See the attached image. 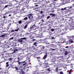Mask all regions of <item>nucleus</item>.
<instances>
[{
  "mask_svg": "<svg viewBox=\"0 0 74 74\" xmlns=\"http://www.w3.org/2000/svg\"><path fill=\"white\" fill-rule=\"evenodd\" d=\"M12 31V32H14V31Z\"/></svg>",
  "mask_w": 74,
  "mask_h": 74,
  "instance_id": "nucleus-62",
  "label": "nucleus"
},
{
  "mask_svg": "<svg viewBox=\"0 0 74 74\" xmlns=\"http://www.w3.org/2000/svg\"><path fill=\"white\" fill-rule=\"evenodd\" d=\"M8 12H6L5 14V15H6V14H8Z\"/></svg>",
  "mask_w": 74,
  "mask_h": 74,
  "instance_id": "nucleus-43",
  "label": "nucleus"
},
{
  "mask_svg": "<svg viewBox=\"0 0 74 74\" xmlns=\"http://www.w3.org/2000/svg\"><path fill=\"white\" fill-rule=\"evenodd\" d=\"M58 4L57 3H55V4H54V5H58Z\"/></svg>",
  "mask_w": 74,
  "mask_h": 74,
  "instance_id": "nucleus-22",
  "label": "nucleus"
},
{
  "mask_svg": "<svg viewBox=\"0 0 74 74\" xmlns=\"http://www.w3.org/2000/svg\"><path fill=\"white\" fill-rule=\"evenodd\" d=\"M7 7H8V5H6L5 6V8H6Z\"/></svg>",
  "mask_w": 74,
  "mask_h": 74,
  "instance_id": "nucleus-33",
  "label": "nucleus"
},
{
  "mask_svg": "<svg viewBox=\"0 0 74 74\" xmlns=\"http://www.w3.org/2000/svg\"><path fill=\"white\" fill-rule=\"evenodd\" d=\"M66 48H69L68 46H66L65 47Z\"/></svg>",
  "mask_w": 74,
  "mask_h": 74,
  "instance_id": "nucleus-39",
  "label": "nucleus"
},
{
  "mask_svg": "<svg viewBox=\"0 0 74 74\" xmlns=\"http://www.w3.org/2000/svg\"><path fill=\"white\" fill-rule=\"evenodd\" d=\"M21 64L22 66H20L19 68L20 69H24L26 67V62L25 61L22 62Z\"/></svg>",
  "mask_w": 74,
  "mask_h": 74,
  "instance_id": "nucleus-1",
  "label": "nucleus"
},
{
  "mask_svg": "<svg viewBox=\"0 0 74 74\" xmlns=\"http://www.w3.org/2000/svg\"><path fill=\"white\" fill-rule=\"evenodd\" d=\"M73 41L71 39H70L69 40V41H68V42L67 43V44H70V42H71V43H72V42H73Z\"/></svg>",
  "mask_w": 74,
  "mask_h": 74,
  "instance_id": "nucleus-5",
  "label": "nucleus"
},
{
  "mask_svg": "<svg viewBox=\"0 0 74 74\" xmlns=\"http://www.w3.org/2000/svg\"><path fill=\"white\" fill-rule=\"evenodd\" d=\"M18 51V50L17 49H16L15 50H14V51H13V53H16V51Z\"/></svg>",
  "mask_w": 74,
  "mask_h": 74,
  "instance_id": "nucleus-9",
  "label": "nucleus"
},
{
  "mask_svg": "<svg viewBox=\"0 0 74 74\" xmlns=\"http://www.w3.org/2000/svg\"><path fill=\"white\" fill-rule=\"evenodd\" d=\"M39 37H40V38H42V36H40Z\"/></svg>",
  "mask_w": 74,
  "mask_h": 74,
  "instance_id": "nucleus-42",
  "label": "nucleus"
},
{
  "mask_svg": "<svg viewBox=\"0 0 74 74\" xmlns=\"http://www.w3.org/2000/svg\"><path fill=\"white\" fill-rule=\"evenodd\" d=\"M32 40L33 41H35L36 40V39H33Z\"/></svg>",
  "mask_w": 74,
  "mask_h": 74,
  "instance_id": "nucleus-50",
  "label": "nucleus"
},
{
  "mask_svg": "<svg viewBox=\"0 0 74 74\" xmlns=\"http://www.w3.org/2000/svg\"><path fill=\"white\" fill-rule=\"evenodd\" d=\"M50 18V16H48V17H47V19H49Z\"/></svg>",
  "mask_w": 74,
  "mask_h": 74,
  "instance_id": "nucleus-35",
  "label": "nucleus"
},
{
  "mask_svg": "<svg viewBox=\"0 0 74 74\" xmlns=\"http://www.w3.org/2000/svg\"><path fill=\"white\" fill-rule=\"evenodd\" d=\"M72 7H70V8H72Z\"/></svg>",
  "mask_w": 74,
  "mask_h": 74,
  "instance_id": "nucleus-54",
  "label": "nucleus"
},
{
  "mask_svg": "<svg viewBox=\"0 0 74 74\" xmlns=\"http://www.w3.org/2000/svg\"><path fill=\"white\" fill-rule=\"evenodd\" d=\"M61 10H62V11H64V8H62L61 9Z\"/></svg>",
  "mask_w": 74,
  "mask_h": 74,
  "instance_id": "nucleus-36",
  "label": "nucleus"
},
{
  "mask_svg": "<svg viewBox=\"0 0 74 74\" xmlns=\"http://www.w3.org/2000/svg\"><path fill=\"white\" fill-rule=\"evenodd\" d=\"M51 43H53V42H51Z\"/></svg>",
  "mask_w": 74,
  "mask_h": 74,
  "instance_id": "nucleus-60",
  "label": "nucleus"
},
{
  "mask_svg": "<svg viewBox=\"0 0 74 74\" xmlns=\"http://www.w3.org/2000/svg\"><path fill=\"white\" fill-rule=\"evenodd\" d=\"M21 40H26V38H21Z\"/></svg>",
  "mask_w": 74,
  "mask_h": 74,
  "instance_id": "nucleus-16",
  "label": "nucleus"
},
{
  "mask_svg": "<svg viewBox=\"0 0 74 74\" xmlns=\"http://www.w3.org/2000/svg\"><path fill=\"white\" fill-rule=\"evenodd\" d=\"M47 71H50V70H49V69H48L47 70Z\"/></svg>",
  "mask_w": 74,
  "mask_h": 74,
  "instance_id": "nucleus-48",
  "label": "nucleus"
},
{
  "mask_svg": "<svg viewBox=\"0 0 74 74\" xmlns=\"http://www.w3.org/2000/svg\"><path fill=\"white\" fill-rule=\"evenodd\" d=\"M67 8V7L66 8H64V10H66V8Z\"/></svg>",
  "mask_w": 74,
  "mask_h": 74,
  "instance_id": "nucleus-37",
  "label": "nucleus"
},
{
  "mask_svg": "<svg viewBox=\"0 0 74 74\" xmlns=\"http://www.w3.org/2000/svg\"><path fill=\"white\" fill-rule=\"evenodd\" d=\"M18 42H23V40H21V39H19L18 40Z\"/></svg>",
  "mask_w": 74,
  "mask_h": 74,
  "instance_id": "nucleus-6",
  "label": "nucleus"
},
{
  "mask_svg": "<svg viewBox=\"0 0 74 74\" xmlns=\"http://www.w3.org/2000/svg\"><path fill=\"white\" fill-rule=\"evenodd\" d=\"M35 27L36 28L37 27H36V25H35V24H34V25L32 27Z\"/></svg>",
  "mask_w": 74,
  "mask_h": 74,
  "instance_id": "nucleus-18",
  "label": "nucleus"
},
{
  "mask_svg": "<svg viewBox=\"0 0 74 74\" xmlns=\"http://www.w3.org/2000/svg\"><path fill=\"white\" fill-rule=\"evenodd\" d=\"M11 16V14H10V15H9V16Z\"/></svg>",
  "mask_w": 74,
  "mask_h": 74,
  "instance_id": "nucleus-49",
  "label": "nucleus"
},
{
  "mask_svg": "<svg viewBox=\"0 0 74 74\" xmlns=\"http://www.w3.org/2000/svg\"><path fill=\"white\" fill-rule=\"evenodd\" d=\"M5 36V35L4 34L3 35H2L1 36H0V37H3V38H4V36Z\"/></svg>",
  "mask_w": 74,
  "mask_h": 74,
  "instance_id": "nucleus-10",
  "label": "nucleus"
},
{
  "mask_svg": "<svg viewBox=\"0 0 74 74\" xmlns=\"http://www.w3.org/2000/svg\"><path fill=\"white\" fill-rule=\"evenodd\" d=\"M47 55H45V56L43 57L44 59H45V58H47Z\"/></svg>",
  "mask_w": 74,
  "mask_h": 74,
  "instance_id": "nucleus-14",
  "label": "nucleus"
},
{
  "mask_svg": "<svg viewBox=\"0 0 74 74\" xmlns=\"http://www.w3.org/2000/svg\"><path fill=\"white\" fill-rule=\"evenodd\" d=\"M18 23H19V24H21V23H22V21H20L18 22Z\"/></svg>",
  "mask_w": 74,
  "mask_h": 74,
  "instance_id": "nucleus-17",
  "label": "nucleus"
},
{
  "mask_svg": "<svg viewBox=\"0 0 74 74\" xmlns=\"http://www.w3.org/2000/svg\"><path fill=\"white\" fill-rule=\"evenodd\" d=\"M45 47H47V48H48V46H45V47H42V49H45Z\"/></svg>",
  "mask_w": 74,
  "mask_h": 74,
  "instance_id": "nucleus-13",
  "label": "nucleus"
},
{
  "mask_svg": "<svg viewBox=\"0 0 74 74\" xmlns=\"http://www.w3.org/2000/svg\"><path fill=\"white\" fill-rule=\"evenodd\" d=\"M3 18L5 19V16H3Z\"/></svg>",
  "mask_w": 74,
  "mask_h": 74,
  "instance_id": "nucleus-45",
  "label": "nucleus"
},
{
  "mask_svg": "<svg viewBox=\"0 0 74 74\" xmlns=\"http://www.w3.org/2000/svg\"><path fill=\"white\" fill-rule=\"evenodd\" d=\"M48 63H45V65L46 66V65H48Z\"/></svg>",
  "mask_w": 74,
  "mask_h": 74,
  "instance_id": "nucleus-30",
  "label": "nucleus"
},
{
  "mask_svg": "<svg viewBox=\"0 0 74 74\" xmlns=\"http://www.w3.org/2000/svg\"><path fill=\"white\" fill-rule=\"evenodd\" d=\"M10 54H14V53H11Z\"/></svg>",
  "mask_w": 74,
  "mask_h": 74,
  "instance_id": "nucleus-55",
  "label": "nucleus"
},
{
  "mask_svg": "<svg viewBox=\"0 0 74 74\" xmlns=\"http://www.w3.org/2000/svg\"><path fill=\"white\" fill-rule=\"evenodd\" d=\"M18 30H19V29H16L15 30V31H16V32H18Z\"/></svg>",
  "mask_w": 74,
  "mask_h": 74,
  "instance_id": "nucleus-26",
  "label": "nucleus"
},
{
  "mask_svg": "<svg viewBox=\"0 0 74 74\" xmlns=\"http://www.w3.org/2000/svg\"><path fill=\"white\" fill-rule=\"evenodd\" d=\"M69 59V58H67V59Z\"/></svg>",
  "mask_w": 74,
  "mask_h": 74,
  "instance_id": "nucleus-59",
  "label": "nucleus"
},
{
  "mask_svg": "<svg viewBox=\"0 0 74 74\" xmlns=\"http://www.w3.org/2000/svg\"><path fill=\"white\" fill-rule=\"evenodd\" d=\"M70 37H71L70 36H69L68 38L69 39V38H70Z\"/></svg>",
  "mask_w": 74,
  "mask_h": 74,
  "instance_id": "nucleus-47",
  "label": "nucleus"
},
{
  "mask_svg": "<svg viewBox=\"0 0 74 74\" xmlns=\"http://www.w3.org/2000/svg\"><path fill=\"white\" fill-rule=\"evenodd\" d=\"M1 44V42H0V44Z\"/></svg>",
  "mask_w": 74,
  "mask_h": 74,
  "instance_id": "nucleus-61",
  "label": "nucleus"
},
{
  "mask_svg": "<svg viewBox=\"0 0 74 74\" xmlns=\"http://www.w3.org/2000/svg\"><path fill=\"white\" fill-rule=\"evenodd\" d=\"M55 1H56V0H55Z\"/></svg>",
  "mask_w": 74,
  "mask_h": 74,
  "instance_id": "nucleus-63",
  "label": "nucleus"
},
{
  "mask_svg": "<svg viewBox=\"0 0 74 74\" xmlns=\"http://www.w3.org/2000/svg\"><path fill=\"white\" fill-rule=\"evenodd\" d=\"M53 14H50V15H51V16Z\"/></svg>",
  "mask_w": 74,
  "mask_h": 74,
  "instance_id": "nucleus-44",
  "label": "nucleus"
},
{
  "mask_svg": "<svg viewBox=\"0 0 74 74\" xmlns=\"http://www.w3.org/2000/svg\"><path fill=\"white\" fill-rule=\"evenodd\" d=\"M14 39V37H12L10 38V40H13Z\"/></svg>",
  "mask_w": 74,
  "mask_h": 74,
  "instance_id": "nucleus-25",
  "label": "nucleus"
},
{
  "mask_svg": "<svg viewBox=\"0 0 74 74\" xmlns=\"http://www.w3.org/2000/svg\"><path fill=\"white\" fill-rule=\"evenodd\" d=\"M18 64H22V62H18Z\"/></svg>",
  "mask_w": 74,
  "mask_h": 74,
  "instance_id": "nucleus-31",
  "label": "nucleus"
},
{
  "mask_svg": "<svg viewBox=\"0 0 74 74\" xmlns=\"http://www.w3.org/2000/svg\"><path fill=\"white\" fill-rule=\"evenodd\" d=\"M34 45H37V42H35L34 43Z\"/></svg>",
  "mask_w": 74,
  "mask_h": 74,
  "instance_id": "nucleus-23",
  "label": "nucleus"
},
{
  "mask_svg": "<svg viewBox=\"0 0 74 74\" xmlns=\"http://www.w3.org/2000/svg\"><path fill=\"white\" fill-rule=\"evenodd\" d=\"M28 18L27 17H26L24 18V20H27Z\"/></svg>",
  "mask_w": 74,
  "mask_h": 74,
  "instance_id": "nucleus-19",
  "label": "nucleus"
},
{
  "mask_svg": "<svg viewBox=\"0 0 74 74\" xmlns=\"http://www.w3.org/2000/svg\"><path fill=\"white\" fill-rule=\"evenodd\" d=\"M52 39H55V38L53 37L51 38Z\"/></svg>",
  "mask_w": 74,
  "mask_h": 74,
  "instance_id": "nucleus-34",
  "label": "nucleus"
},
{
  "mask_svg": "<svg viewBox=\"0 0 74 74\" xmlns=\"http://www.w3.org/2000/svg\"><path fill=\"white\" fill-rule=\"evenodd\" d=\"M52 15H53V16H55V15L54 14H52Z\"/></svg>",
  "mask_w": 74,
  "mask_h": 74,
  "instance_id": "nucleus-40",
  "label": "nucleus"
},
{
  "mask_svg": "<svg viewBox=\"0 0 74 74\" xmlns=\"http://www.w3.org/2000/svg\"><path fill=\"white\" fill-rule=\"evenodd\" d=\"M21 44H22V43H20Z\"/></svg>",
  "mask_w": 74,
  "mask_h": 74,
  "instance_id": "nucleus-58",
  "label": "nucleus"
},
{
  "mask_svg": "<svg viewBox=\"0 0 74 74\" xmlns=\"http://www.w3.org/2000/svg\"><path fill=\"white\" fill-rule=\"evenodd\" d=\"M21 72L22 73V74H25V72L23 70H21Z\"/></svg>",
  "mask_w": 74,
  "mask_h": 74,
  "instance_id": "nucleus-12",
  "label": "nucleus"
},
{
  "mask_svg": "<svg viewBox=\"0 0 74 74\" xmlns=\"http://www.w3.org/2000/svg\"><path fill=\"white\" fill-rule=\"evenodd\" d=\"M51 31H52V32H53V31H54V29H51Z\"/></svg>",
  "mask_w": 74,
  "mask_h": 74,
  "instance_id": "nucleus-32",
  "label": "nucleus"
},
{
  "mask_svg": "<svg viewBox=\"0 0 74 74\" xmlns=\"http://www.w3.org/2000/svg\"><path fill=\"white\" fill-rule=\"evenodd\" d=\"M9 60H12V58H10L9 59Z\"/></svg>",
  "mask_w": 74,
  "mask_h": 74,
  "instance_id": "nucleus-38",
  "label": "nucleus"
},
{
  "mask_svg": "<svg viewBox=\"0 0 74 74\" xmlns=\"http://www.w3.org/2000/svg\"><path fill=\"white\" fill-rule=\"evenodd\" d=\"M71 71H72V69H71L69 71V73L71 74Z\"/></svg>",
  "mask_w": 74,
  "mask_h": 74,
  "instance_id": "nucleus-21",
  "label": "nucleus"
},
{
  "mask_svg": "<svg viewBox=\"0 0 74 74\" xmlns=\"http://www.w3.org/2000/svg\"><path fill=\"white\" fill-rule=\"evenodd\" d=\"M6 67H8V66H9V64H8V62L6 63Z\"/></svg>",
  "mask_w": 74,
  "mask_h": 74,
  "instance_id": "nucleus-8",
  "label": "nucleus"
},
{
  "mask_svg": "<svg viewBox=\"0 0 74 74\" xmlns=\"http://www.w3.org/2000/svg\"><path fill=\"white\" fill-rule=\"evenodd\" d=\"M42 21L43 22H44V20H43V19L42 20Z\"/></svg>",
  "mask_w": 74,
  "mask_h": 74,
  "instance_id": "nucleus-46",
  "label": "nucleus"
},
{
  "mask_svg": "<svg viewBox=\"0 0 74 74\" xmlns=\"http://www.w3.org/2000/svg\"><path fill=\"white\" fill-rule=\"evenodd\" d=\"M60 48H62V46L61 45L60 46Z\"/></svg>",
  "mask_w": 74,
  "mask_h": 74,
  "instance_id": "nucleus-52",
  "label": "nucleus"
},
{
  "mask_svg": "<svg viewBox=\"0 0 74 74\" xmlns=\"http://www.w3.org/2000/svg\"><path fill=\"white\" fill-rule=\"evenodd\" d=\"M43 13V11H41V12H40V13H41V14H42V13Z\"/></svg>",
  "mask_w": 74,
  "mask_h": 74,
  "instance_id": "nucleus-41",
  "label": "nucleus"
},
{
  "mask_svg": "<svg viewBox=\"0 0 74 74\" xmlns=\"http://www.w3.org/2000/svg\"><path fill=\"white\" fill-rule=\"evenodd\" d=\"M72 6H73V7L74 6V3L72 5Z\"/></svg>",
  "mask_w": 74,
  "mask_h": 74,
  "instance_id": "nucleus-51",
  "label": "nucleus"
},
{
  "mask_svg": "<svg viewBox=\"0 0 74 74\" xmlns=\"http://www.w3.org/2000/svg\"><path fill=\"white\" fill-rule=\"evenodd\" d=\"M60 74H64V73H63V72L61 71L60 72Z\"/></svg>",
  "mask_w": 74,
  "mask_h": 74,
  "instance_id": "nucleus-20",
  "label": "nucleus"
},
{
  "mask_svg": "<svg viewBox=\"0 0 74 74\" xmlns=\"http://www.w3.org/2000/svg\"><path fill=\"white\" fill-rule=\"evenodd\" d=\"M58 67H57L56 69V71H58Z\"/></svg>",
  "mask_w": 74,
  "mask_h": 74,
  "instance_id": "nucleus-24",
  "label": "nucleus"
},
{
  "mask_svg": "<svg viewBox=\"0 0 74 74\" xmlns=\"http://www.w3.org/2000/svg\"><path fill=\"white\" fill-rule=\"evenodd\" d=\"M51 51H55V49H51Z\"/></svg>",
  "mask_w": 74,
  "mask_h": 74,
  "instance_id": "nucleus-28",
  "label": "nucleus"
},
{
  "mask_svg": "<svg viewBox=\"0 0 74 74\" xmlns=\"http://www.w3.org/2000/svg\"><path fill=\"white\" fill-rule=\"evenodd\" d=\"M27 27V24H26V25L24 27V29H26Z\"/></svg>",
  "mask_w": 74,
  "mask_h": 74,
  "instance_id": "nucleus-15",
  "label": "nucleus"
},
{
  "mask_svg": "<svg viewBox=\"0 0 74 74\" xmlns=\"http://www.w3.org/2000/svg\"><path fill=\"white\" fill-rule=\"evenodd\" d=\"M47 44L49 45V47H52V48H55L56 47V45H54L53 44H50V43H47Z\"/></svg>",
  "mask_w": 74,
  "mask_h": 74,
  "instance_id": "nucleus-3",
  "label": "nucleus"
},
{
  "mask_svg": "<svg viewBox=\"0 0 74 74\" xmlns=\"http://www.w3.org/2000/svg\"><path fill=\"white\" fill-rule=\"evenodd\" d=\"M27 16L29 20H32L33 19V14H28Z\"/></svg>",
  "mask_w": 74,
  "mask_h": 74,
  "instance_id": "nucleus-2",
  "label": "nucleus"
},
{
  "mask_svg": "<svg viewBox=\"0 0 74 74\" xmlns=\"http://www.w3.org/2000/svg\"><path fill=\"white\" fill-rule=\"evenodd\" d=\"M36 7H38V5H35Z\"/></svg>",
  "mask_w": 74,
  "mask_h": 74,
  "instance_id": "nucleus-53",
  "label": "nucleus"
},
{
  "mask_svg": "<svg viewBox=\"0 0 74 74\" xmlns=\"http://www.w3.org/2000/svg\"><path fill=\"white\" fill-rule=\"evenodd\" d=\"M58 44H62V42H58Z\"/></svg>",
  "mask_w": 74,
  "mask_h": 74,
  "instance_id": "nucleus-27",
  "label": "nucleus"
},
{
  "mask_svg": "<svg viewBox=\"0 0 74 74\" xmlns=\"http://www.w3.org/2000/svg\"><path fill=\"white\" fill-rule=\"evenodd\" d=\"M61 1H62L63 4H65L66 3H69L68 1L69 0H60Z\"/></svg>",
  "mask_w": 74,
  "mask_h": 74,
  "instance_id": "nucleus-4",
  "label": "nucleus"
},
{
  "mask_svg": "<svg viewBox=\"0 0 74 74\" xmlns=\"http://www.w3.org/2000/svg\"><path fill=\"white\" fill-rule=\"evenodd\" d=\"M60 41H64V39H62V38H60Z\"/></svg>",
  "mask_w": 74,
  "mask_h": 74,
  "instance_id": "nucleus-11",
  "label": "nucleus"
},
{
  "mask_svg": "<svg viewBox=\"0 0 74 74\" xmlns=\"http://www.w3.org/2000/svg\"><path fill=\"white\" fill-rule=\"evenodd\" d=\"M73 60H74V57H73Z\"/></svg>",
  "mask_w": 74,
  "mask_h": 74,
  "instance_id": "nucleus-56",
  "label": "nucleus"
},
{
  "mask_svg": "<svg viewBox=\"0 0 74 74\" xmlns=\"http://www.w3.org/2000/svg\"><path fill=\"white\" fill-rule=\"evenodd\" d=\"M15 68L16 69V70H18V67H15Z\"/></svg>",
  "mask_w": 74,
  "mask_h": 74,
  "instance_id": "nucleus-29",
  "label": "nucleus"
},
{
  "mask_svg": "<svg viewBox=\"0 0 74 74\" xmlns=\"http://www.w3.org/2000/svg\"><path fill=\"white\" fill-rule=\"evenodd\" d=\"M69 52H67V51H65V53H64V55H67L69 53Z\"/></svg>",
  "mask_w": 74,
  "mask_h": 74,
  "instance_id": "nucleus-7",
  "label": "nucleus"
},
{
  "mask_svg": "<svg viewBox=\"0 0 74 74\" xmlns=\"http://www.w3.org/2000/svg\"><path fill=\"white\" fill-rule=\"evenodd\" d=\"M16 25H18V24L16 23Z\"/></svg>",
  "mask_w": 74,
  "mask_h": 74,
  "instance_id": "nucleus-57",
  "label": "nucleus"
},
{
  "mask_svg": "<svg viewBox=\"0 0 74 74\" xmlns=\"http://www.w3.org/2000/svg\"><path fill=\"white\" fill-rule=\"evenodd\" d=\"M35 4H36V3H35Z\"/></svg>",
  "mask_w": 74,
  "mask_h": 74,
  "instance_id": "nucleus-64",
  "label": "nucleus"
}]
</instances>
